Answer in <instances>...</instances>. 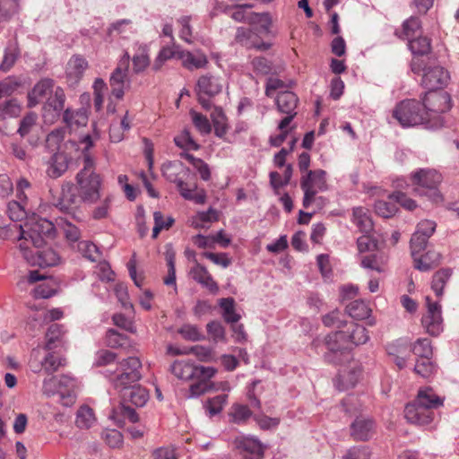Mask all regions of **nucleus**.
Listing matches in <instances>:
<instances>
[{
    "label": "nucleus",
    "instance_id": "obj_21",
    "mask_svg": "<svg viewBox=\"0 0 459 459\" xmlns=\"http://www.w3.org/2000/svg\"><path fill=\"white\" fill-rule=\"evenodd\" d=\"M306 183L307 187L325 192L327 190L326 172L324 169L308 170L301 177L300 184Z\"/></svg>",
    "mask_w": 459,
    "mask_h": 459
},
{
    "label": "nucleus",
    "instance_id": "obj_43",
    "mask_svg": "<svg viewBox=\"0 0 459 459\" xmlns=\"http://www.w3.org/2000/svg\"><path fill=\"white\" fill-rule=\"evenodd\" d=\"M219 220V213L217 210L210 207L207 211L198 212L195 217V228H206L209 223L217 221Z\"/></svg>",
    "mask_w": 459,
    "mask_h": 459
},
{
    "label": "nucleus",
    "instance_id": "obj_60",
    "mask_svg": "<svg viewBox=\"0 0 459 459\" xmlns=\"http://www.w3.org/2000/svg\"><path fill=\"white\" fill-rule=\"evenodd\" d=\"M190 114L192 116L193 124L201 134H207L211 132V124L204 115L194 110H192Z\"/></svg>",
    "mask_w": 459,
    "mask_h": 459
},
{
    "label": "nucleus",
    "instance_id": "obj_45",
    "mask_svg": "<svg viewBox=\"0 0 459 459\" xmlns=\"http://www.w3.org/2000/svg\"><path fill=\"white\" fill-rule=\"evenodd\" d=\"M403 33L405 39H410L421 35V23L417 17H411L403 24Z\"/></svg>",
    "mask_w": 459,
    "mask_h": 459
},
{
    "label": "nucleus",
    "instance_id": "obj_19",
    "mask_svg": "<svg viewBox=\"0 0 459 459\" xmlns=\"http://www.w3.org/2000/svg\"><path fill=\"white\" fill-rule=\"evenodd\" d=\"M351 221L362 234H370L374 230V222L369 211L365 207L358 206L352 209Z\"/></svg>",
    "mask_w": 459,
    "mask_h": 459
},
{
    "label": "nucleus",
    "instance_id": "obj_57",
    "mask_svg": "<svg viewBox=\"0 0 459 459\" xmlns=\"http://www.w3.org/2000/svg\"><path fill=\"white\" fill-rule=\"evenodd\" d=\"M56 293L52 281H44L39 284L33 290V296L35 299H49Z\"/></svg>",
    "mask_w": 459,
    "mask_h": 459
},
{
    "label": "nucleus",
    "instance_id": "obj_62",
    "mask_svg": "<svg viewBox=\"0 0 459 459\" xmlns=\"http://www.w3.org/2000/svg\"><path fill=\"white\" fill-rule=\"evenodd\" d=\"M341 313L339 310H333L326 315H325L322 318L323 324L327 327H336L342 328L347 325L345 320L340 317Z\"/></svg>",
    "mask_w": 459,
    "mask_h": 459
},
{
    "label": "nucleus",
    "instance_id": "obj_30",
    "mask_svg": "<svg viewBox=\"0 0 459 459\" xmlns=\"http://www.w3.org/2000/svg\"><path fill=\"white\" fill-rule=\"evenodd\" d=\"M346 313L356 320H363L370 316L371 309L362 299H355L350 302L345 308Z\"/></svg>",
    "mask_w": 459,
    "mask_h": 459
},
{
    "label": "nucleus",
    "instance_id": "obj_12",
    "mask_svg": "<svg viewBox=\"0 0 459 459\" xmlns=\"http://www.w3.org/2000/svg\"><path fill=\"white\" fill-rule=\"evenodd\" d=\"M82 202L81 194L77 195L74 185L67 182L62 185L60 195L54 205L64 213L74 214Z\"/></svg>",
    "mask_w": 459,
    "mask_h": 459
},
{
    "label": "nucleus",
    "instance_id": "obj_56",
    "mask_svg": "<svg viewBox=\"0 0 459 459\" xmlns=\"http://www.w3.org/2000/svg\"><path fill=\"white\" fill-rule=\"evenodd\" d=\"M432 337L437 336L443 332V318L441 316V306L432 302Z\"/></svg>",
    "mask_w": 459,
    "mask_h": 459
},
{
    "label": "nucleus",
    "instance_id": "obj_1",
    "mask_svg": "<svg viewBox=\"0 0 459 459\" xmlns=\"http://www.w3.org/2000/svg\"><path fill=\"white\" fill-rule=\"evenodd\" d=\"M369 340L368 330L361 325L351 323L346 331H336L329 333L325 338V345L327 351L324 354V359L330 364H341L349 344L359 346L365 344Z\"/></svg>",
    "mask_w": 459,
    "mask_h": 459
},
{
    "label": "nucleus",
    "instance_id": "obj_5",
    "mask_svg": "<svg viewBox=\"0 0 459 459\" xmlns=\"http://www.w3.org/2000/svg\"><path fill=\"white\" fill-rule=\"evenodd\" d=\"M82 168L76 175L78 193L81 194L83 203L93 204L100 197L101 178L96 169V162L93 157L86 156L82 161Z\"/></svg>",
    "mask_w": 459,
    "mask_h": 459
},
{
    "label": "nucleus",
    "instance_id": "obj_9",
    "mask_svg": "<svg viewBox=\"0 0 459 459\" xmlns=\"http://www.w3.org/2000/svg\"><path fill=\"white\" fill-rule=\"evenodd\" d=\"M404 417L408 422L425 426L430 421V387L419 391L416 399L404 408Z\"/></svg>",
    "mask_w": 459,
    "mask_h": 459
},
{
    "label": "nucleus",
    "instance_id": "obj_40",
    "mask_svg": "<svg viewBox=\"0 0 459 459\" xmlns=\"http://www.w3.org/2000/svg\"><path fill=\"white\" fill-rule=\"evenodd\" d=\"M20 55L16 43H10L5 48L2 63L0 64V71L6 72L14 65Z\"/></svg>",
    "mask_w": 459,
    "mask_h": 459
},
{
    "label": "nucleus",
    "instance_id": "obj_2",
    "mask_svg": "<svg viewBox=\"0 0 459 459\" xmlns=\"http://www.w3.org/2000/svg\"><path fill=\"white\" fill-rule=\"evenodd\" d=\"M142 361L138 357L130 356L116 362L100 371L109 385L118 394L138 383L142 376Z\"/></svg>",
    "mask_w": 459,
    "mask_h": 459
},
{
    "label": "nucleus",
    "instance_id": "obj_14",
    "mask_svg": "<svg viewBox=\"0 0 459 459\" xmlns=\"http://www.w3.org/2000/svg\"><path fill=\"white\" fill-rule=\"evenodd\" d=\"M351 436L356 441L369 440L375 431V421L370 418L357 417L351 424Z\"/></svg>",
    "mask_w": 459,
    "mask_h": 459
},
{
    "label": "nucleus",
    "instance_id": "obj_39",
    "mask_svg": "<svg viewBox=\"0 0 459 459\" xmlns=\"http://www.w3.org/2000/svg\"><path fill=\"white\" fill-rule=\"evenodd\" d=\"M95 420L91 408L87 405L81 406L76 412L75 424L80 429H89Z\"/></svg>",
    "mask_w": 459,
    "mask_h": 459
},
{
    "label": "nucleus",
    "instance_id": "obj_27",
    "mask_svg": "<svg viewBox=\"0 0 459 459\" xmlns=\"http://www.w3.org/2000/svg\"><path fill=\"white\" fill-rule=\"evenodd\" d=\"M432 106L435 107L432 112L444 113L450 110L452 107L450 94L446 92L444 88H432Z\"/></svg>",
    "mask_w": 459,
    "mask_h": 459
},
{
    "label": "nucleus",
    "instance_id": "obj_61",
    "mask_svg": "<svg viewBox=\"0 0 459 459\" xmlns=\"http://www.w3.org/2000/svg\"><path fill=\"white\" fill-rule=\"evenodd\" d=\"M37 115L34 112H30L20 121V126L17 130V134H20L21 137L26 136L30 131L31 128L36 125Z\"/></svg>",
    "mask_w": 459,
    "mask_h": 459
},
{
    "label": "nucleus",
    "instance_id": "obj_17",
    "mask_svg": "<svg viewBox=\"0 0 459 459\" xmlns=\"http://www.w3.org/2000/svg\"><path fill=\"white\" fill-rule=\"evenodd\" d=\"M61 262L59 254L53 248L48 247L35 251V255L30 256L29 264L32 266L41 268L56 266Z\"/></svg>",
    "mask_w": 459,
    "mask_h": 459
},
{
    "label": "nucleus",
    "instance_id": "obj_6",
    "mask_svg": "<svg viewBox=\"0 0 459 459\" xmlns=\"http://www.w3.org/2000/svg\"><path fill=\"white\" fill-rule=\"evenodd\" d=\"M31 88L28 92V107L33 108L39 103H44V117L50 116L52 119L59 117L64 109L65 95L62 88Z\"/></svg>",
    "mask_w": 459,
    "mask_h": 459
},
{
    "label": "nucleus",
    "instance_id": "obj_11",
    "mask_svg": "<svg viewBox=\"0 0 459 459\" xmlns=\"http://www.w3.org/2000/svg\"><path fill=\"white\" fill-rule=\"evenodd\" d=\"M410 50L413 55L411 61V70L414 74L423 73L426 76L429 69V60L430 52V40L421 35L415 37L408 41Z\"/></svg>",
    "mask_w": 459,
    "mask_h": 459
},
{
    "label": "nucleus",
    "instance_id": "obj_51",
    "mask_svg": "<svg viewBox=\"0 0 459 459\" xmlns=\"http://www.w3.org/2000/svg\"><path fill=\"white\" fill-rule=\"evenodd\" d=\"M357 247L359 253L373 252L378 249V241L370 234H363L357 238Z\"/></svg>",
    "mask_w": 459,
    "mask_h": 459
},
{
    "label": "nucleus",
    "instance_id": "obj_34",
    "mask_svg": "<svg viewBox=\"0 0 459 459\" xmlns=\"http://www.w3.org/2000/svg\"><path fill=\"white\" fill-rule=\"evenodd\" d=\"M229 415L231 422L241 425L245 424L253 416V413L247 405L234 403Z\"/></svg>",
    "mask_w": 459,
    "mask_h": 459
},
{
    "label": "nucleus",
    "instance_id": "obj_24",
    "mask_svg": "<svg viewBox=\"0 0 459 459\" xmlns=\"http://www.w3.org/2000/svg\"><path fill=\"white\" fill-rule=\"evenodd\" d=\"M299 99L291 91H283L277 94L275 103L281 113H296Z\"/></svg>",
    "mask_w": 459,
    "mask_h": 459
},
{
    "label": "nucleus",
    "instance_id": "obj_16",
    "mask_svg": "<svg viewBox=\"0 0 459 459\" xmlns=\"http://www.w3.org/2000/svg\"><path fill=\"white\" fill-rule=\"evenodd\" d=\"M413 192L420 196H428L430 193V169H419L410 177Z\"/></svg>",
    "mask_w": 459,
    "mask_h": 459
},
{
    "label": "nucleus",
    "instance_id": "obj_7",
    "mask_svg": "<svg viewBox=\"0 0 459 459\" xmlns=\"http://www.w3.org/2000/svg\"><path fill=\"white\" fill-rule=\"evenodd\" d=\"M393 117L403 127L423 125L429 121V108L425 100H405L396 105Z\"/></svg>",
    "mask_w": 459,
    "mask_h": 459
},
{
    "label": "nucleus",
    "instance_id": "obj_64",
    "mask_svg": "<svg viewBox=\"0 0 459 459\" xmlns=\"http://www.w3.org/2000/svg\"><path fill=\"white\" fill-rule=\"evenodd\" d=\"M79 248L82 252L83 256L90 261L95 262L100 255L99 247L92 242L82 241L79 243Z\"/></svg>",
    "mask_w": 459,
    "mask_h": 459
},
{
    "label": "nucleus",
    "instance_id": "obj_36",
    "mask_svg": "<svg viewBox=\"0 0 459 459\" xmlns=\"http://www.w3.org/2000/svg\"><path fill=\"white\" fill-rule=\"evenodd\" d=\"M105 342L108 347L112 349L126 348L129 346V338L115 329H108L106 333Z\"/></svg>",
    "mask_w": 459,
    "mask_h": 459
},
{
    "label": "nucleus",
    "instance_id": "obj_44",
    "mask_svg": "<svg viewBox=\"0 0 459 459\" xmlns=\"http://www.w3.org/2000/svg\"><path fill=\"white\" fill-rule=\"evenodd\" d=\"M18 12L17 0H0V22H8Z\"/></svg>",
    "mask_w": 459,
    "mask_h": 459
},
{
    "label": "nucleus",
    "instance_id": "obj_35",
    "mask_svg": "<svg viewBox=\"0 0 459 459\" xmlns=\"http://www.w3.org/2000/svg\"><path fill=\"white\" fill-rule=\"evenodd\" d=\"M29 230L47 238H54L56 234V228L54 224L44 218L35 219L34 221L31 222Z\"/></svg>",
    "mask_w": 459,
    "mask_h": 459
},
{
    "label": "nucleus",
    "instance_id": "obj_47",
    "mask_svg": "<svg viewBox=\"0 0 459 459\" xmlns=\"http://www.w3.org/2000/svg\"><path fill=\"white\" fill-rule=\"evenodd\" d=\"M375 212L377 215L388 219L393 217L398 211L394 203L378 200L374 204Z\"/></svg>",
    "mask_w": 459,
    "mask_h": 459
},
{
    "label": "nucleus",
    "instance_id": "obj_49",
    "mask_svg": "<svg viewBox=\"0 0 459 459\" xmlns=\"http://www.w3.org/2000/svg\"><path fill=\"white\" fill-rule=\"evenodd\" d=\"M292 172H293V169H292L291 164L286 165V168H285V170L283 173V178H282V180H280L279 182H276L275 178H280L281 175L276 171L270 172L269 177H270V184H271L272 187L273 189H278L280 187H283V186L289 185V183L291 179V177H292Z\"/></svg>",
    "mask_w": 459,
    "mask_h": 459
},
{
    "label": "nucleus",
    "instance_id": "obj_32",
    "mask_svg": "<svg viewBox=\"0 0 459 459\" xmlns=\"http://www.w3.org/2000/svg\"><path fill=\"white\" fill-rule=\"evenodd\" d=\"M219 306L222 310L221 316L225 322L229 324L238 323L240 315L235 311V300L233 298H222L219 300Z\"/></svg>",
    "mask_w": 459,
    "mask_h": 459
},
{
    "label": "nucleus",
    "instance_id": "obj_46",
    "mask_svg": "<svg viewBox=\"0 0 459 459\" xmlns=\"http://www.w3.org/2000/svg\"><path fill=\"white\" fill-rule=\"evenodd\" d=\"M451 274L452 271L449 268L441 269L435 273L432 281V289L435 290L437 296L442 295L444 286Z\"/></svg>",
    "mask_w": 459,
    "mask_h": 459
},
{
    "label": "nucleus",
    "instance_id": "obj_41",
    "mask_svg": "<svg viewBox=\"0 0 459 459\" xmlns=\"http://www.w3.org/2000/svg\"><path fill=\"white\" fill-rule=\"evenodd\" d=\"M181 50L182 49L178 45H174L173 47L163 48L160 51L157 58L154 62L153 68L155 70L160 69L165 61L171 59V58H176V59L179 60V54H180Z\"/></svg>",
    "mask_w": 459,
    "mask_h": 459
},
{
    "label": "nucleus",
    "instance_id": "obj_15",
    "mask_svg": "<svg viewBox=\"0 0 459 459\" xmlns=\"http://www.w3.org/2000/svg\"><path fill=\"white\" fill-rule=\"evenodd\" d=\"M236 447L250 455L248 459H262L264 455L265 446L255 437L247 436L237 438Z\"/></svg>",
    "mask_w": 459,
    "mask_h": 459
},
{
    "label": "nucleus",
    "instance_id": "obj_48",
    "mask_svg": "<svg viewBox=\"0 0 459 459\" xmlns=\"http://www.w3.org/2000/svg\"><path fill=\"white\" fill-rule=\"evenodd\" d=\"M133 69L135 73H141L150 64V58L145 47L140 46L138 52L133 56Z\"/></svg>",
    "mask_w": 459,
    "mask_h": 459
},
{
    "label": "nucleus",
    "instance_id": "obj_20",
    "mask_svg": "<svg viewBox=\"0 0 459 459\" xmlns=\"http://www.w3.org/2000/svg\"><path fill=\"white\" fill-rule=\"evenodd\" d=\"M179 60L182 65L190 71L204 68L208 64L207 56L200 50L190 52L182 49L179 54Z\"/></svg>",
    "mask_w": 459,
    "mask_h": 459
},
{
    "label": "nucleus",
    "instance_id": "obj_55",
    "mask_svg": "<svg viewBox=\"0 0 459 459\" xmlns=\"http://www.w3.org/2000/svg\"><path fill=\"white\" fill-rule=\"evenodd\" d=\"M21 112V108L15 100H7L0 105V120L6 117H15Z\"/></svg>",
    "mask_w": 459,
    "mask_h": 459
},
{
    "label": "nucleus",
    "instance_id": "obj_50",
    "mask_svg": "<svg viewBox=\"0 0 459 459\" xmlns=\"http://www.w3.org/2000/svg\"><path fill=\"white\" fill-rule=\"evenodd\" d=\"M178 332L187 341L198 342L205 339V336L200 332L198 327L194 325L186 324Z\"/></svg>",
    "mask_w": 459,
    "mask_h": 459
},
{
    "label": "nucleus",
    "instance_id": "obj_31",
    "mask_svg": "<svg viewBox=\"0 0 459 459\" xmlns=\"http://www.w3.org/2000/svg\"><path fill=\"white\" fill-rule=\"evenodd\" d=\"M247 22L253 27L259 24L258 30L263 34L271 33L272 18L269 13H251L247 17Z\"/></svg>",
    "mask_w": 459,
    "mask_h": 459
},
{
    "label": "nucleus",
    "instance_id": "obj_4",
    "mask_svg": "<svg viewBox=\"0 0 459 459\" xmlns=\"http://www.w3.org/2000/svg\"><path fill=\"white\" fill-rule=\"evenodd\" d=\"M163 177L169 182L175 183L180 195L189 201H194L197 204H203L206 201V193L204 189L197 190L196 184L187 187L180 175L188 176L190 169L181 161H168L161 168Z\"/></svg>",
    "mask_w": 459,
    "mask_h": 459
},
{
    "label": "nucleus",
    "instance_id": "obj_23",
    "mask_svg": "<svg viewBox=\"0 0 459 459\" xmlns=\"http://www.w3.org/2000/svg\"><path fill=\"white\" fill-rule=\"evenodd\" d=\"M88 67V62L82 56H73L66 65V75L74 83L82 76Z\"/></svg>",
    "mask_w": 459,
    "mask_h": 459
},
{
    "label": "nucleus",
    "instance_id": "obj_37",
    "mask_svg": "<svg viewBox=\"0 0 459 459\" xmlns=\"http://www.w3.org/2000/svg\"><path fill=\"white\" fill-rule=\"evenodd\" d=\"M62 365L63 363L61 358L56 357L53 353L48 352V355L42 359L40 367H33L32 365L30 367L34 372H39L43 369L46 373L52 374L53 372L56 371Z\"/></svg>",
    "mask_w": 459,
    "mask_h": 459
},
{
    "label": "nucleus",
    "instance_id": "obj_3",
    "mask_svg": "<svg viewBox=\"0 0 459 459\" xmlns=\"http://www.w3.org/2000/svg\"><path fill=\"white\" fill-rule=\"evenodd\" d=\"M412 351L416 357L414 371L421 377L427 378L430 376V340L420 338L413 344L412 348L406 339H397L386 346L389 355L396 357L407 351Z\"/></svg>",
    "mask_w": 459,
    "mask_h": 459
},
{
    "label": "nucleus",
    "instance_id": "obj_53",
    "mask_svg": "<svg viewBox=\"0 0 459 459\" xmlns=\"http://www.w3.org/2000/svg\"><path fill=\"white\" fill-rule=\"evenodd\" d=\"M175 144L181 149L199 150L200 145L191 136L189 131L184 130L179 135L174 138Z\"/></svg>",
    "mask_w": 459,
    "mask_h": 459
},
{
    "label": "nucleus",
    "instance_id": "obj_26",
    "mask_svg": "<svg viewBox=\"0 0 459 459\" xmlns=\"http://www.w3.org/2000/svg\"><path fill=\"white\" fill-rule=\"evenodd\" d=\"M63 121L69 127L84 126L88 122V112L84 108H81L77 110H72L66 108L63 114Z\"/></svg>",
    "mask_w": 459,
    "mask_h": 459
},
{
    "label": "nucleus",
    "instance_id": "obj_22",
    "mask_svg": "<svg viewBox=\"0 0 459 459\" xmlns=\"http://www.w3.org/2000/svg\"><path fill=\"white\" fill-rule=\"evenodd\" d=\"M191 277L198 283L207 288L211 292H217L218 284L212 279L206 267L200 264H196L190 271Z\"/></svg>",
    "mask_w": 459,
    "mask_h": 459
},
{
    "label": "nucleus",
    "instance_id": "obj_25",
    "mask_svg": "<svg viewBox=\"0 0 459 459\" xmlns=\"http://www.w3.org/2000/svg\"><path fill=\"white\" fill-rule=\"evenodd\" d=\"M68 169L66 155L63 152L54 153L50 159V164L47 174L51 178H60Z\"/></svg>",
    "mask_w": 459,
    "mask_h": 459
},
{
    "label": "nucleus",
    "instance_id": "obj_33",
    "mask_svg": "<svg viewBox=\"0 0 459 459\" xmlns=\"http://www.w3.org/2000/svg\"><path fill=\"white\" fill-rule=\"evenodd\" d=\"M65 333L64 326L58 324H52L46 333V344L45 349L51 351L61 342L62 337Z\"/></svg>",
    "mask_w": 459,
    "mask_h": 459
},
{
    "label": "nucleus",
    "instance_id": "obj_8",
    "mask_svg": "<svg viewBox=\"0 0 459 459\" xmlns=\"http://www.w3.org/2000/svg\"><path fill=\"white\" fill-rule=\"evenodd\" d=\"M76 380L69 375L52 377L43 381L44 392L48 395H57L58 402L65 407L71 406L76 399Z\"/></svg>",
    "mask_w": 459,
    "mask_h": 459
},
{
    "label": "nucleus",
    "instance_id": "obj_52",
    "mask_svg": "<svg viewBox=\"0 0 459 459\" xmlns=\"http://www.w3.org/2000/svg\"><path fill=\"white\" fill-rule=\"evenodd\" d=\"M342 459H371V450L366 446H354L342 455Z\"/></svg>",
    "mask_w": 459,
    "mask_h": 459
},
{
    "label": "nucleus",
    "instance_id": "obj_58",
    "mask_svg": "<svg viewBox=\"0 0 459 459\" xmlns=\"http://www.w3.org/2000/svg\"><path fill=\"white\" fill-rule=\"evenodd\" d=\"M206 330L215 342L225 341V328L221 322L216 320L209 322Z\"/></svg>",
    "mask_w": 459,
    "mask_h": 459
},
{
    "label": "nucleus",
    "instance_id": "obj_54",
    "mask_svg": "<svg viewBox=\"0 0 459 459\" xmlns=\"http://www.w3.org/2000/svg\"><path fill=\"white\" fill-rule=\"evenodd\" d=\"M117 358V356L115 352L108 350H100L96 353L94 365L109 368L110 366H115Z\"/></svg>",
    "mask_w": 459,
    "mask_h": 459
},
{
    "label": "nucleus",
    "instance_id": "obj_38",
    "mask_svg": "<svg viewBox=\"0 0 459 459\" xmlns=\"http://www.w3.org/2000/svg\"><path fill=\"white\" fill-rule=\"evenodd\" d=\"M198 102L205 110H210L213 103L212 99L220 92V88H195Z\"/></svg>",
    "mask_w": 459,
    "mask_h": 459
},
{
    "label": "nucleus",
    "instance_id": "obj_59",
    "mask_svg": "<svg viewBox=\"0 0 459 459\" xmlns=\"http://www.w3.org/2000/svg\"><path fill=\"white\" fill-rule=\"evenodd\" d=\"M7 213L9 218L13 221H22L27 214L22 203L15 200L8 203Z\"/></svg>",
    "mask_w": 459,
    "mask_h": 459
},
{
    "label": "nucleus",
    "instance_id": "obj_18",
    "mask_svg": "<svg viewBox=\"0 0 459 459\" xmlns=\"http://www.w3.org/2000/svg\"><path fill=\"white\" fill-rule=\"evenodd\" d=\"M123 403H131L137 407H143L149 400L148 391L139 385V382L133 385L126 390L119 393Z\"/></svg>",
    "mask_w": 459,
    "mask_h": 459
},
{
    "label": "nucleus",
    "instance_id": "obj_42",
    "mask_svg": "<svg viewBox=\"0 0 459 459\" xmlns=\"http://www.w3.org/2000/svg\"><path fill=\"white\" fill-rule=\"evenodd\" d=\"M228 400L227 394H219L212 398H210L204 403V408L208 414L212 417L218 415L223 410L224 405Z\"/></svg>",
    "mask_w": 459,
    "mask_h": 459
},
{
    "label": "nucleus",
    "instance_id": "obj_29",
    "mask_svg": "<svg viewBox=\"0 0 459 459\" xmlns=\"http://www.w3.org/2000/svg\"><path fill=\"white\" fill-rule=\"evenodd\" d=\"M195 365L184 360H175L170 366L172 374L179 379L190 380L195 377L196 369Z\"/></svg>",
    "mask_w": 459,
    "mask_h": 459
},
{
    "label": "nucleus",
    "instance_id": "obj_13",
    "mask_svg": "<svg viewBox=\"0 0 459 459\" xmlns=\"http://www.w3.org/2000/svg\"><path fill=\"white\" fill-rule=\"evenodd\" d=\"M257 27L245 28L238 27L235 35L236 43L246 48L247 49H257L265 51L271 48V44L261 40Z\"/></svg>",
    "mask_w": 459,
    "mask_h": 459
},
{
    "label": "nucleus",
    "instance_id": "obj_10",
    "mask_svg": "<svg viewBox=\"0 0 459 459\" xmlns=\"http://www.w3.org/2000/svg\"><path fill=\"white\" fill-rule=\"evenodd\" d=\"M430 238V230L420 228L412 234L410 241L411 254L414 268L421 272L430 270L429 251L427 250Z\"/></svg>",
    "mask_w": 459,
    "mask_h": 459
},
{
    "label": "nucleus",
    "instance_id": "obj_63",
    "mask_svg": "<svg viewBox=\"0 0 459 459\" xmlns=\"http://www.w3.org/2000/svg\"><path fill=\"white\" fill-rule=\"evenodd\" d=\"M389 198L408 211H412L417 207L416 202L401 191L394 192L389 195Z\"/></svg>",
    "mask_w": 459,
    "mask_h": 459
},
{
    "label": "nucleus",
    "instance_id": "obj_28",
    "mask_svg": "<svg viewBox=\"0 0 459 459\" xmlns=\"http://www.w3.org/2000/svg\"><path fill=\"white\" fill-rule=\"evenodd\" d=\"M130 63V56L126 52L121 57L117 68L110 75L111 85H124L127 81L128 67Z\"/></svg>",
    "mask_w": 459,
    "mask_h": 459
}]
</instances>
